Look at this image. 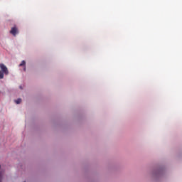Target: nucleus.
<instances>
[{
    "instance_id": "nucleus-1",
    "label": "nucleus",
    "mask_w": 182,
    "mask_h": 182,
    "mask_svg": "<svg viewBox=\"0 0 182 182\" xmlns=\"http://www.w3.org/2000/svg\"><path fill=\"white\" fill-rule=\"evenodd\" d=\"M0 69L1 70V72L4 73V75H9V71L8 70V68L4 64H0Z\"/></svg>"
},
{
    "instance_id": "nucleus-2",
    "label": "nucleus",
    "mask_w": 182,
    "mask_h": 182,
    "mask_svg": "<svg viewBox=\"0 0 182 182\" xmlns=\"http://www.w3.org/2000/svg\"><path fill=\"white\" fill-rule=\"evenodd\" d=\"M18 28L16 26H14L11 28V30L10 31V33L13 35V36H16V34L18 33Z\"/></svg>"
},
{
    "instance_id": "nucleus-3",
    "label": "nucleus",
    "mask_w": 182,
    "mask_h": 182,
    "mask_svg": "<svg viewBox=\"0 0 182 182\" xmlns=\"http://www.w3.org/2000/svg\"><path fill=\"white\" fill-rule=\"evenodd\" d=\"M26 62L25 60H23L21 63L19 65V66H24V72L26 71Z\"/></svg>"
},
{
    "instance_id": "nucleus-4",
    "label": "nucleus",
    "mask_w": 182,
    "mask_h": 182,
    "mask_svg": "<svg viewBox=\"0 0 182 182\" xmlns=\"http://www.w3.org/2000/svg\"><path fill=\"white\" fill-rule=\"evenodd\" d=\"M21 102H22V100L21 98H18V100H15V103H16V105H19Z\"/></svg>"
},
{
    "instance_id": "nucleus-5",
    "label": "nucleus",
    "mask_w": 182,
    "mask_h": 182,
    "mask_svg": "<svg viewBox=\"0 0 182 182\" xmlns=\"http://www.w3.org/2000/svg\"><path fill=\"white\" fill-rule=\"evenodd\" d=\"M0 79H4V73L0 70Z\"/></svg>"
},
{
    "instance_id": "nucleus-6",
    "label": "nucleus",
    "mask_w": 182,
    "mask_h": 182,
    "mask_svg": "<svg viewBox=\"0 0 182 182\" xmlns=\"http://www.w3.org/2000/svg\"><path fill=\"white\" fill-rule=\"evenodd\" d=\"M2 181V173H0V182Z\"/></svg>"
},
{
    "instance_id": "nucleus-7",
    "label": "nucleus",
    "mask_w": 182,
    "mask_h": 182,
    "mask_svg": "<svg viewBox=\"0 0 182 182\" xmlns=\"http://www.w3.org/2000/svg\"><path fill=\"white\" fill-rule=\"evenodd\" d=\"M19 87H20V89H22V86H20Z\"/></svg>"
},
{
    "instance_id": "nucleus-8",
    "label": "nucleus",
    "mask_w": 182,
    "mask_h": 182,
    "mask_svg": "<svg viewBox=\"0 0 182 182\" xmlns=\"http://www.w3.org/2000/svg\"><path fill=\"white\" fill-rule=\"evenodd\" d=\"M0 168H1V166H0Z\"/></svg>"
}]
</instances>
